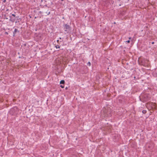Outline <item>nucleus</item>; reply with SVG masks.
<instances>
[{
	"label": "nucleus",
	"instance_id": "6",
	"mask_svg": "<svg viewBox=\"0 0 157 157\" xmlns=\"http://www.w3.org/2000/svg\"><path fill=\"white\" fill-rule=\"evenodd\" d=\"M13 33V36L14 37L19 34L20 33V31L15 28Z\"/></svg>",
	"mask_w": 157,
	"mask_h": 157
},
{
	"label": "nucleus",
	"instance_id": "11",
	"mask_svg": "<svg viewBox=\"0 0 157 157\" xmlns=\"http://www.w3.org/2000/svg\"><path fill=\"white\" fill-rule=\"evenodd\" d=\"M55 47L56 48H60V46L58 45H56L55 46Z\"/></svg>",
	"mask_w": 157,
	"mask_h": 157
},
{
	"label": "nucleus",
	"instance_id": "7",
	"mask_svg": "<svg viewBox=\"0 0 157 157\" xmlns=\"http://www.w3.org/2000/svg\"><path fill=\"white\" fill-rule=\"evenodd\" d=\"M10 11H9L8 9L6 11V12L5 13V16L6 17V19H8V18L7 17H10Z\"/></svg>",
	"mask_w": 157,
	"mask_h": 157
},
{
	"label": "nucleus",
	"instance_id": "1",
	"mask_svg": "<svg viewBox=\"0 0 157 157\" xmlns=\"http://www.w3.org/2000/svg\"><path fill=\"white\" fill-rule=\"evenodd\" d=\"M142 102H145L150 100L151 97L149 94H145L141 96Z\"/></svg>",
	"mask_w": 157,
	"mask_h": 157
},
{
	"label": "nucleus",
	"instance_id": "30",
	"mask_svg": "<svg viewBox=\"0 0 157 157\" xmlns=\"http://www.w3.org/2000/svg\"><path fill=\"white\" fill-rule=\"evenodd\" d=\"M39 13H41V11H40V12H39Z\"/></svg>",
	"mask_w": 157,
	"mask_h": 157
},
{
	"label": "nucleus",
	"instance_id": "15",
	"mask_svg": "<svg viewBox=\"0 0 157 157\" xmlns=\"http://www.w3.org/2000/svg\"><path fill=\"white\" fill-rule=\"evenodd\" d=\"M126 42L129 43L130 42V40H128L127 41H126Z\"/></svg>",
	"mask_w": 157,
	"mask_h": 157
},
{
	"label": "nucleus",
	"instance_id": "18",
	"mask_svg": "<svg viewBox=\"0 0 157 157\" xmlns=\"http://www.w3.org/2000/svg\"><path fill=\"white\" fill-rule=\"evenodd\" d=\"M68 87H65V90H67L68 89Z\"/></svg>",
	"mask_w": 157,
	"mask_h": 157
},
{
	"label": "nucleus",
	"instance_id": "19",
	"mask_svg": "<svg viewBox=\"0 0 157 157\" xmlns=\"http://www.w3.org/2000/svg\"><path fill=\"white\" fill-rule=\"evenodd\" d=\"M132 39V38L131 37H129V40H131V39Z\"/></svg>",
	"mask_w": 157,
	"mask_h": 157
},
{
	"label": "nucleus",
	"instance_id": "24",
	"mask_svg": "<svg viewBox=\"0 0 157 157\" xmlns=\"http://www.w3.org/2000/svg\"><path fill=\"white\" fill-rule=\"evenodd\" d=\"M136 77L135 76H134V79H136Z\"/></svg>",
	"mask_w": 157,
	"mask_h": 157
},
{
	"label": "nucleus",
	"instance_id": "8",
	"mask_svg": "<svg viewBox=\"0 0 157 157\" xmlns=\"http://www.w3.org/2000/svg\"><path fill=\"white\" fill-rule=\"evenodd\" d=\"M151 105L153 108H154L155 109H157L156 104L155 103H151Z\"/></svg>",
	"mask_w": 157,
	"mask_h": 157
},
{
	"label": "nucleus",
	"instance_id": "20",
	"mask_svg": "<svg viewBox=\"0 0 157 157\" xmlns=\"http://www.w3.org/2000/svg\"><path fill=\"white\" fill-rule=\"evenodd\" d=\"M154 43H154V42H151V44H154Z\"/></svg>",
	"mask_w": 157,
	"mask_h": 157
},
{
	"label": "nucleus",
	"instance_id": "31",
	"mask_svg": "<svg viewBox=\"0 0 157 157\" xmlns=\"http://www.w3.org/2000/svg\"><path fill=\"white\" fill-rule=\"evenodd\" d=\"M114 24H116V22H114Z\"/></svg>",
	"mask_w": 157,
	"mask_h": 157
},
{
	"label": "nucleus",
	"instance_id": "32",
	"mask_svg": "<svg viewBox=\"0 0 157 157\" xmlns=\"http://www.w3.org/2000/svg\"><path fill=\"white\" fill-rule=\"evenodd\" d=\"M16 27H17V28H18V27H17V26Z\"/></svg>",
	"mask_w": 157,
	"mask_h": 157
},
{
	"label": "nucleus",
	"instance_id": "25",
	"mask_svg": "<svg viewBox=\"0 0 157 157\" xmlns=\"http://www.w3.org/2000/svg\"><path fill=\"white\" fill-rule=\"evenodd\" d=\"M59 39L60 40H61V39H62V38H61V37H59Z\"/></svg>",
	"mask_w": 157,
	"mask_h": 157
},
{
	"label": "nucleus",
	"instance_id": "5",
	"mask_svg": "<svg viewBox=\"0 0 157 157\" xmlns=\"http://www.w3.org/2000/svg\"><path fill=\"white\" fill-rule=\"evenodd\" d=\"M138 61V63L140 65H144L145 64V60L141 57L139 58Z\"/></svg>",
	"mask_w": 157,
	"mask_h": 157
},
{
	"label": "nucleus",
	"instance_id": "21",
	"mask_svg": "<svg viewBox=\"0 0 157 157\" xmlns=\"http://www.w3.org/2000/svg\"><path fill=\"white\" fill-rule=\"evenodd\" d=\"M50 14V12H49L48 13H47V14L48 15H49Z\"/></svg>",
	"mask_w": 157,
	"mask_h": 157
},
{
	"label": "nucleus",
	"instance_id": "17",
	"mask_svg": "<svg viewBox=\"0 0 157 157\" xmlns=\"http://www.w3.org/2000/svg\"><path fill=\"white\" fill-rule=\"evenodd\" d=\"M26 45H27V44H26V43H25V44H23V46H25V47L26 46Z\"/></svg>",
	"mask_w": 157,
	"mask_h": 157
},
{
	"label": "nucleus",
	"instance_id": "14",
	"mask_svg": "<svg viewBox=\"0 0 157 157\" xmlns=\"http://www.w3.org/2000/svg\"><path fill=\"white\" fill-rule=\"evenodd\" d=\"M139 98H140V101H142V97H140V96Z\"/></svg>",
	"mask_w": 157,
	"mask_h": 157
},
{
	"label": "nucleus",
	"instance_id": "27",
	"mask_svg": "<svg viewBox=\"0 0 157 157\" xmlns=\"http://www.w3.org/2000/svg\"><path fill=\"white\" fill-rule=\"evenodd\" d=\"M47 6V5H45V6Z\"/></svg>",
	"mask_w": 157,
	"mask_h": 157
},
{
	"label": "nucleus",
	"instance_id": "10",
	"mask_svg": "<svg viewBox=\"0 0 157 157\" xmlns=\"http://www.w3.org/2000/svg\"><path fill=\"white\" fill-rule=\"evenodd\" d=\"M142 112L144 114H145L147 112V111L145 110H144L142 111Z\"/></svg>",
	"mask_w": 157,
	"mask_h": 157
},
{
	"label": "nucleus",
	"instance_id": "9",
	"mask_svg": "<svg viewBox=\"0 0 157 157\" xmlns=\"http://www.w3.org/2000/svg\"><path fill=\"white\" fill-rule=\"evenodd\" d=\"M65 83V81L64 80H62L60 82V84H64Z\"/></svg>",
	"mask_w": 157,
	"mask_h": 157
},
{
	"label": "nucleus",
	"instance_id": "4",
	"mask_svg": "<svg viewBox=\"0 0 157 157\" xmlns=\"http://www.w3.org/2000/svg\"><path fill=\"white\" fill-rule=\"evenodd\" d=\"M18 108L17 107H15L11 109L10 112H11L12 115H15L17 113Z\"/></svg>",
	"mask_w": 157,
	"mask_h": 157
},
{
	"label": "nucleus",
	"instance_id": "16",
	"mask_svg": "<svg viewBox=\"0 0 157 157\" xmlns=\"http://www.w3.org/2000/svg\"><path fill=\"white\" fill-rule=\"evenodd\" d=\"M5 34H6V35H8V33L7 32H5Z\"/></svg>",
	"mask_w": 157,
	"mask_h": 157
},
{
	"label": "nucleus",
	"instance_id": "22",
	"mask_svg": "<svg viewBox=\"0 0 157 157\" xmlns=\"http://www.w3.org/2000/svg\"><path fill=\"white\" fill-rule=\"evenodd\" d=\"M3 29L4 30H6V29L5 28H3Z\"/></svg>",
	"mask_w": 157,
	"mask_h": 157
},
{
	"label": "nucleus",
	"instance_id": "29",
	"mask_svg": "<svg viewBox=\"0 0 157 157\" xmlns=\"http://www.w3.org/2000/svg\"><path fill=\"white\" fill-rule=\"evenodd\" d=\"M63 40H62V41H60V42H62V41H63Z\"/></svg>",
	"mask_w": 157,
	"mask_h": 157
},
{
	"label": "nucleus",
	"instance_id": "3",
	"mask_svg": "<svg viewBox=\"0 0 157 157\" xmlns=\"http://www.w3.org/2000/svg\"><path fill=\"white\" fill-rule=\"evenodd\" d=\"M15 13H16L15 12L11 13L10 15V20L12 22H14L17 18Z\"/></svg>",
	"mask_w": 157,
	"mask_h": 157
},
{
	"label": "nucleus",
	"instance_id": "28",
	"mask_svg": "<svg viewBox=\"0 0 157 157\" xmlns=\"http://www.w3.org/2000/svg\"><path fill=\"white\" fill-rule=\"evenodd\" d=\"M61 1H64V0H61Z\"/></svg>",
	"mask_w": 157,
	"mask_h": 157
},
{
	"label": "nucleus",
	"instance_id": "13",
	"mask_svg": "<svg viewBox=\"0 0 157 157\" xmlns=\"http://www.w3.org/2000/svg\"><path fill=\"white\" fill-rule=\"evenodd\" d=\"M60 87L61 88H64V86L63 85H60Z\"/></svg>",
	"mask_w": 157,
	"mask_h": 157
},
{
	"label": "nucleus",
	"instance_id": "23",
	"mask_svg": "<svg viewBox=\"0 0 157 157\" xmlns=\"http://www.w3.org/2000/svg\"><path fill=\"white\" fill-rule=\"evenodd\" d=\"M59 41V40H57V42L58 43Z\"/></svg>",
	"mask_w": 157,
	"mask_h": 157
},
{
	"label": "nucleus",
	"instance_id": "2",
	"mask_svg": "<svg viewBox=\"0 0 157 157\" xmlns=\"http://www.w3.org/2000/svg\"><path fill=\"white\" fill-rule=\"evenodd\" d=\"M63 27L64 31L68 33L71 30V27L68 24H64L63 25Z\"/></svg>",
	"mask_w": 157,
	"mask_h": 157
},
{
	"label": "nucleus",
	"instance_id": "26",
	"mask_svg": "<svg viewBox=\"0 0 157 157\" xmlns=\"http://www.w3.org/2000/svg\"><path fill=\"white\" fill-rule=\"evenodd\" d=\"M3 2H6V0H4L3 1Z\"/></svg>",
	"mask_w": 157,
	"mask_h": 157
},
{
	"label": "nucleus",
	"instance_id": "12",
	"mask_svg": "<svg viewBox=\"0 0 157 157\" xmlns=\"http://www.w3.org/2000/svg\"><path fill=\"white\" fill-rule=\"evenodd\" d=\"M87 65L89 66H91V63L90 62H88V63H87Z\"/></svg>",
	"mask_w": 157,
	"mask_h": 157
},
{
	"label": "nucleus",
	"instance_id": "33",
	"mask_svg": "<svg viewBox=\"0 0 157 157\" xmlns=\"http://www.w3.org/2000/svg\"><path fill=\"white\" fill-rule=\"evenodd\" d=\"M129 0H128V1H129Z\"/></svg>",
	"mask_w": 157,
	"mask_h": 157
}]
</instances>
